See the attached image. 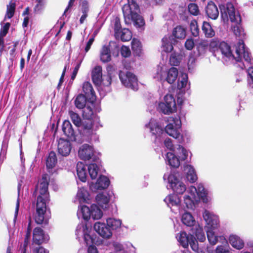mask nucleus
Listing matches in <instances>:
<instances>
[{
  "label": "nucleus",
  "instance_id": "nucleus-8",
  "mask_svg": "<svg viewBox=\"0 0 253 253\" xmlns=\"http://www.w3.org/2000/svg\"><path fill=\"white\" fill-rule=\"evenodd\" d=\"M235 53L236 56H235L234 59L237 62H240L242 60V55L245 60L248 63L251 61V53L245 48V44L242 40H241L238 43L237 45L236 46Z\"/></svg>",
  "mask_w": 253,
  "mask_h": 253
},
{
  "label": "nucleus",
  "instance_id": "nucleus-32",
  "mask_svg": "<svg viewBox=\"0 0 253 253\" xmlns=\"http://www.w3.org/2000/svg\"><path fill=\"white\" fill-rule=\"evenodd\" d=\"M97 204L102 209L106 208L109 202V198L103 193H99L96 197Z\"/></svg>",
  "mask_w": 253,
  "mask_h": 253
},
{
  "label": "nucleus",
  "instance_id": "nucleus-45",
  "mask_svg": "<svg viewBox=\"0 0 253 253\" xmlns=\"http://www.w3.org/2000/svg\"><path fill=\"white\" fill-rule=\"evenodd\" d=\"M175 153L180 161L185 160L188 156V153L186 150L181 145H178Z\"/></svg>",
  "mask_w": 253,
  "mask_h": 253
},
{
  "label": "nucleus",
  "instance_id": "nucleus-33",
  "mask_svg": "<svg viewBox=\"0 0 253 253\" xmlns=\"http://www.w3.org/2000/svg\"><path fill=\"white\" fill-rule=\"evenodd\" d=\"M165 202L169 206H177L180 204V200L177 195L169 194L164 199Z\"/></svg>",
  "mask_w": 253,
  "mask_h": 253
},
{
  "label": "nucleus",
  "instance_id": "nucleus-50",
  "mask_svg": "<svg viewBox=\"0 0 253 253\" xmlns=\"http://www.w3.org/2000/svg\"><path fill=\"white\" fill-rule=\"evenodd\" d=\"M197 194L198 195L199 198H201L203 200V202H207V193L204 187L203 186L199 185L198 186V189H197Z\"/></svg>",
  "mask_w": 253,
  "mask_h": 253
},
{
  "label": "nucleus",
  "instance_id": "nucleus-46",
  "mask_svg": "<svg viewBox=\"0 0 253 253\" xmlns=\"http://www.w3.org/2000/svg\"><path fill=\"white\" fill-rule=\"evenodd\" d=\"M190 30L194 37H197L199 35V28L198 23L196 20H192L190 23Z\"/></svg>",
  "mask_w": 253,
  "mask_h": 253
},
{
  "label": "nucleus",
  "instance_id": "nucleus-62",
  "mask_svg": "<svg viewBox=\"0 0 253 253\" xmlns=\"http://www.w3.org/2000/svg\"><path fill=\"white\" fill-rule=\"evenodd\" d=\"M194 45L195 43L192 39H187L184 44L185 48L189 50H192L194 47Z\"/></svg>",
  "mask_w": 253,
  "mask_h": 253
},
{
  "label": "nucleus",
  "instance_id": "nucleus-24",
  "mask_svg": "<svg viewBox=\"0 0 253 253\" xmlns=\"http://www.w3.org/2000/svg\"><path fill=\"white\" fill-rule=\"evenodd\" d=\"M64 134L68 137L72 138L75 135V131L73 128L72 125L68 120L64 121L62 127Z\"/></svg>",
  "mask_w": 253,
  "mask_h": 253
},
{
  "label": "nucleus",
  "instance_id": "nucleus-31",
  "mask_svg": "<svg viewBox=\"0 0 253 253\" xmlns=\"http://www.w3.org/2000/svg\"><path fill=\"white\" fill-rule=\"evenodd\" d=\"M116 38L120 37L121 40L122 42H128L132 38L131 32L127 28H124L119 31L118 35H115Z\"/></svg>",
  "mask_w": 253,
  "mask_h": 253
},
{
  "label": "nucleus",
  "instance_id": "nucleus-14",
  "mask_svg": "<svg viewBox=\"0 0 253 253\" xmlns=\"http://www.w3.org/2000/svg\"><path fill=\"white\" fill-rule=\"evenodd\" d=\"M58 152L60 155L66 157L68 156L72 149L71 144L69 140L60 138L58 144Z\"/></svg>",
  "mask_w": 253,
  "mask_h": 253
},
{
  "label": "nucleus",
  "instance_id": "nucleus-13",
  "mask_svg": "<svg viewBox=\"0 0 253 253\" xmlns=\"http://www.w3.org/2000/svg\"><path fill=\"white\" fill-rule=\"evenodd\" d=\"M93 227L95 231L104 238L109 239L112 235L111 229L105 223L100 222H96Z\"/></svg>",
  "mask_w": 253,
  "mask_h": 253
},
{
  "label": "nucleus",
  "instance_id": "nucleus-55",
  "mask_svg": "<svg viewBox=\"0 0 253 253\" xmlns=\"http://www.w3.org/2000/svg\"><path fill=\"white\" fill-rule=\"evenodd\" d=\"M16 4L15 3H10L9 5L7 6L6 16L9 19L12 18L15 12Z\"/></svg>",
  "mask_w": 253,
  "mask_h": 253
},
{
  "label": "nucleus",
  "instance_id": "nucleus-57",
  "mask_svg": "<svg viewBox=\"0 0 253 253\" xmlns=\"http://www.w3.org/2000/svg\"><path fill=\"white\" fill-rule=\"evenodd\" d=\"M121 54L124 58H128L131 56V51L128 46L122 45L121 48Z\"/></svg>",
  "mask_w": 253,
  "mask_h": 253
},
{
  "label": "nucleus",
  "instance_id": "nucleus-36",
  "mask_svg": "<svg viewBox=\"0 0 253 253\" xmlns=\"http://www.w3.org/2000/svg\"><path fill=\"white\" fill-rule=\"evenodd\" d=\"M182 59V55L177 52H173L169 56V64L173 66L179 65Z\"/></svg>",
  "mask_w": 253,
  "mask_h": 253
},
{
  "label": "nucleus",
  "instance_id": "nucleus-6",
  "mask_svg": "<svg viewBox=\"0 0 253 253\" xmlns=\"http://www.w3.org/2000/svg\"><path fill=\"white\" fill-rule=\"evenodd\" d=\"M78 154L79 157L83 160H90L93 162H98L99 158L94 154L93 148L87 144H84L80 148Z\"/></svg>",
  "mask_w": 253,
  "mask_h": 253
},
{
  "label": "nucleus",
  "instance_id": "nucleus-51",
  "mask_svg": "<svg viewBox=\"0 0 253 253\" xmlns=\"http://www.w3.org/2000/svg\"><path fill=\"white\" fill-rule=\"evenodd\" d=\"M207 238L210 243L212 245H215L217 243V238L214 235L213 230H207Z\"/></svg>",
  "mask_w": 253,
  "mask_h": 253
},
{
  "label": "nucleus",
  "instance_id": "nucleus-27",
  "mask_svg": "<svg viewBox=\"0 0 253 253\" xmlns=\"http://www.w3.org/2000/svg\"><path fill=\"white\" fill-rule=\"evenodd\" d=\"M87 100H88V98L86 96L83 94H79L74 101L75 105L78 109H83L85 107Z\"/></svg>",
  "mask_w": 253,
  "mask_h": 253
},
{
  "label": "nucleus",
  "instance_id": "nucleus-49",
  "mask_svg": "<svg viewBox=\"0 0 253 253\" xmlns=\"http://www.w3.org/2000/svg\"><path fill=\"white\" fill-rule=\"evenodd\" d=\"M81 211L84 219L88 220L90 218L91 207L89 208L85 205L82 206Z\"/></svg>",
  "mask_w": 253,
  "mask_h": 253
},
{
  "label": "nucleus",
  "instance_id": "nucleus-3",
  "mask_svg": "<svg viewBox=\"0 0 253 253\" xmlns=\"http://www.w3.org/2000/svg\"><path fill=\"white\" fill-rule=\"evenodd\" d=\"M220 15L222 19L225 21L228 20V17L232 22L234 24L231 26L232 30L237 37H240L242 35V28L241 27V17L239 13L236 14L234 5L231 3H228L225 7L222 5L220 6Z\"/></svg>",
  "mask_w": 253,
  "mask_h": 253
},
{
  "label": "nucleus",
  "instance_id": "nucleus-43",
  "mask_svg": "<svg viewBox=\"0 0 253 253\" xmlns=\"http://www.w3.org/2000/svg\"><path fill=\"white\" fill-rule=\"evenodd\" d=\"M106 222L107 226L111 230H116L120 228L122 224L121 220L111 218L107 219Z\"/></svg>",
  "mask_w": 253,
  "mask_h": 253
},
{
  "label": "nucleus",
  "instance_id": "nucleus-39",
  "mask_svg": "<svg viewBox=\"0 0 253 253\" xmlns=\"http://www.w3.org/2000/svg\"><path fill=\"white\" fill-rule=\"evenodd\" d=\"M102 212L99 207L95 204L91 205L90 217L93 219H98L102 216Z\"/></svg>",
  "mask_w": 253,
  "mask_h": 253
},
{
  "label": "nucleus",
  "instance_id": "nucleus-20",
  "mask_svg": "<svg viewBox=\"0 0 253 253\" xmlns=\"http://www.w3.org/2000/svg\"><path fill=\"white\" fill-rule=\"evenodd\" d=\"M178 71L176 68L171 67L167 72V77L165 78H160L161 81H167L169 84H173L177 78Z\"/></svg>",
  "mask_w": 253,
  "mask_h": 253
},
{
  "label": "nucleus",
  "instance_id": "nucleus-26",
  "mask_svg": "<svg viewBox=\"0 0 253 253\" xmlns=\"http://www.w3.org/2000/svg\"><path fill=\"white\" fill-rule=\"evenodd\" d=\"M218 49L225 56L228 58L233 57L234 58L235 56L232 53L231 47L226 42H220Z\"/></svg>",
  "mask_w": 253,
  "mask_h": 253
},
{
  "label": "nucleus",
  "instance_id": "nucleus-1",
  "mask_svg": "<svg viewBox=\"0 0 253 253\" xmlns=\"http://www.w3.org/2000/svg\"><path fill=\"white\" fill-rule=\"evenodd\" d=\"M50 181L49 175L47 173L42 175L38 183L35 186L32 196L36 201L32 203V206L35 211L33 216L37 224L47 225L48 219L46 218L45 213L47 210V204L50 201V195L48 191V185Z\"/></svg>",
  "mask_w": 253,
  "mask_h": 253
},
{
  "label": "nucleus",
  "instance_id": "nucleus-40",
  "mask_svg": "<svg viewBox=\"0 0 253 253\" xmlns=\"http://www.w3.org/2000/svg\"><path fill=\"white\" fill-rule=\"evenodd\" d=\"M186 169H188V171L186 172V178L187 180L191 183L195 182L197 179V176L195 169L190 165H187Z\"/></svg>",
  "mask_w": 253,
  "mask_h": 253
},
{
  "label": "nucleus",
  "instance_id": "nucleus-19",
  "mask_svg": "<svg viewBox=\"0 0 253 253\" xmlns=\"http://www.w3.org/2000/svg\"><path fill=\"white\" fill-rule=\"evenodd\" d=\"M102 70L100 66H95L91 73V79L96 85H100L102 82Z\"/></svg>",
  "mask_w": 253,
  "mask_h": 253
},
{
  "label": "nucleus",
  "instance_id": "nucleus-58",
  "mask_svg": "<svg viewBox=\"0 0 253 253\" xmlns=\"http://www.w3.org/2000/svg\"><path fill=\"white\" fill-rule=\"evenodd\" d=\"M193 200L192 197L189 195H185L184 197V203L188 209H193L194 206Z\"/></svg>",
  "mask_w": 253,
  "mask_h": 253
},
{
  "label": "nucleus",
  "instance_id": "nucleus-22",
  "mask_svg": "<svg viewBox=\"0 0 253 253\" xmlns=\"http://www.w3.org/2000/svg\"><path fill=\"white\" fill-rule=\"evenodd\" d=\"M229 242L234 248L237 250L243 249L245 246L244 241L239 236L235 235H232L229 236Z\"/></svg>",
  "mask_w": 253,
  "mask_h": 253
},
{
  "label": "nucleus",
  "instance_id": "nucleus-63",
  "mask_svg": "<svg viewBox=\"0 0 253 253\" xmlns=\"http://www.w3.org/2000/svg\"><path fill=\"white\" fill-rule=\"evenodd\" d=\"M81 5L82 13H88L89 11V4L88 1L86 0H83Z\"/></svg>",
  "mask_w": 253,
  "mask_h": 253
},
{
  "label": "nucleus",
  "instance_id": "nucleus-11",
  "mask_svg": "<svg viewBox=\"0 0 253 253\" xmlns=\"http://www.w3.org/2000/svg\"><path fill=\"white\" fill-rule=\"evenodd\" d=\"M176 39L172 36H165L162 39L161 48L162 52L170 53L173 50V45L177 43Z\"/></svg>",
  "mask_w": 253,
  "mask_h": 253
},
{
  "label": "nucleus",
  "instance_id": "nucleus-5",
  "mask_svg": "<svg viewBox=\"0 0 253 253\" xmlns=\"http://www.w3.org/2000/svg\"><path fill=\"white\" fill-rule=\"evenodd\" d=\"M119 77L122 84L134 90L138 89V80L136 76L129 71H120Z\"/></svg>",
  "mask_w": 253,
  "mask_h": 253
},
{
  "label": "nucleus",
  "instance_id": "nucleus-25",
  "mask_svg": "<svg viewBox=\"0 0 253 253\" xmlns=\"http://www.w3.org/2000/svg\"><path fill=\"white\" fill-rule=\"evenodd\" d=\"M77 172L79 179L82 182H85L86 180V168L82 162H78L77 164Z\"/></svg>",
  "mask_w": 253,
  "mask_h": 253
},
{
  "label": "nucleus",
  "instance_id": "nucleus-53",
  "mask_svg": "<svg viewBox=\"0 0 253 253\" xmlns=\"http://www.w3.org/2000/svg\"><path fill=\"white\" fill-rule=\"evenodd\" d=\"M188 9L189 13L193 15L197 16L200 13L199 7L195 3H190L188 6Z\"/></svg>",
  "mask_w": 253,
  "mask_h": 253
},
{
  "label": "nucleus",
  "instance_id": "nucleus-4",
  "mask_svg": "<svg viewBox=\"0 0 253 253\" xmlns=\"http://www.w3.org/2000/svg\"><path fill=\"white\" fill-rule=\"evenodd\" d=\"M178 242L184 248H187L190 245L192 250L197 253H200L199 244L195 237L192 234H187L185 232H181L178 239ZM201 253H205L201 252Z\"/></svg>",
  "mask_w": 253,
  "mask_h": 253
},
{
  "label": "nucleus",
  "instance_id": "nucleus-28",
  "mask_svg": "<svg viewBox=\"0 0 253 253\" xmlns=\"http://www.w3.org/2000/svg\"><path fill=\"white\" fill-rule=\"evenodd\" d=\"M174 39H184L186 37V30L181 26H177L172 31V35Z\"/></svg>",
  "mask_w": 253,
  "mask_h": 253
},
{
  "label": "nucleus",
  "instance_id": "nucleus-9",
  "mask_svg": "<svg viewBox=\"0 0 253 253\" xmlns=\"http://www.w3.org/2000/svg\"><path fill=\"white\" fill-rule=\"evenodd\" d=\"M49 240L48 235H45L43 230L40 227H35L33 231V244L39 246L47 243Z\"/></svg>",
  "mask_w": 253,
  "mask_h": 253
},
{
  "label": "nucleus",
  "instance_id": "nucleus-59",
  "mask_svg": "<svg viewBox=\"0 0 253 253\" xmlns=\"http://www.w3.org/2000/svg\"><path fill=\"white\" fill-rule=\"evenodd\" d=\"M121 21L119 18L116 17L115 20L114 32L115 35H118L119 31L122 30Z\"/></svg>",
  "mask_w": 253,
  "mask_h": 253
},
{
  "label": "nucleus",
  "instance_id": "nucleus-60",
  "mask_svg": "<svg viewBox=\"0 0 253 253\" xmlns=\"http://www.w3.org/2000/svg\"><path fill=\"white\" fill-rule=\"evenodd\" d=\"M220 44L219 42L216 39H213L211 41L209 47L213 51L218 50L219 49V44Z\"/></svg>",
  "mask_w": 253,
  "mask_h": 253
},
{
  "label": "nucleus",
  "instance_id": "nucleus-12",
  "mask_svg": "<svg viewBox=\"0 0 253 253\" xmlns=\"http://www.w3.org/2000/svg\"><path fill=\"white\" fill-rule=\"evenodd\" d=\"M169 180L173 191L177 194H183L186 188L185 184L174 176H170Z\"/></svg>",
  "mask_w": 253,
  "mask_h": 253
},
{
  "label": "nucleus",
  "instance_id": "nucleus-23",
  "mask_svg": "<svg viewBox=\"0 0 253 253\" xmlns=\"http://www.w3.org/2000/svg\"><path fill=\"white\" fill-rule=\"evenodd\" d=\"M93 121L91 119H84L82 122L81 128L83 132L86 135H90L93 130Z\"/></svg>",
  "mask_w": 253,
  "mask_h": 253
},
{
  "label": "nucleus",
  "instance_id": "nucleus-21",
  "mask_svg": "<svg viewBox=\"0 0 253 253\" xmlns=\"http://www.w3.org/2000/svg\"><path fill=\"white\" fill-rule=\"evenodd\" d=\"M131 49L134 56H141L143 54V47L141 42L133 38L131 42Z\"/></svg>",
  "mask_w": 253,
  "mask_h": 253
},
{
  "label": "nucleus",
  "instance_id": "nucleus-52",
  "mask_svg": "<svg viewBox=\"0 0 253 253\" xmlns=\"http://www.w3.org/2000/svg\"><path fill=\"white\" fill-rule=\"evenodd\" d=\"M159 107L161 111L165 114L169 115L176 112L175 110H172L171 108H169L166 103H164L163 102L160 103Z\"/></svg>",
  "mask_w": 253,
  "mask_h": 253
},
{
  "label": "nucleus",
  "instance_id": "nucleus-35",
  "mask_svg": "<svg viewBox=\"0 0 253 253\" xmlns=\"http://www.w3.org/2000/svg\"><path fill=\"white\" fill-rule=\"evenodd\" d=\"M57 159L55 152L52 151L48 155L46 161V165L48 169H52L55 167Z\"/></svg>",
  "mask_w": 253,
  "mask_h": 253
},
{
  "label": "nucleus",
  "instance_id": "nucleus-15",
  "mask_svg": "<svg viewBox=\"0 0 253 253\" xmlns=\"http://www.w3.org/2000/svg\"><path fill=\"white\" fill-rule=\"evenodd\" d=\"M165 131L170 136L177 139L179 143L183 141V135L181 134L179 129L175 127L171 123H169L165 127Z\"/></svg>",
  "mask_w": 253,
  "mask_h": 253
},
{
  "label": "nucleus",
  "instance_id": "nucleus-64",
  "mask_svg": "<svg viewBox=\"0 0 253 253\" xmlns=\"http://www.w3.org/2000/svg\"><path fill=\"white\" fill-rule=\"evenodd\" d=\"M33 253H49V251L46 250L42 246H39L34 248L32 250Z\"/></svg>",
  "mask_w": 253,
  "mask_h": 253
},
{
  "label": "nucleus",
  "instance_id": "nucleus-29",
  "mask_svg": "<svg viewBox=\"0 0 253 253\" xmlns=\"http://www.w3.org/2000/svg\"><path fill=\"white\" fill-rule=\"evenodd\" d=\"M167 158L169 164L173 168H178L180 166V161L179 158L171 152H168L167 154Z\"/></svg>",
  "mask_w": 253,
  "mask_h": 253
},
{
  "label": "nucleus",
  "instance_id": "nucleus-18",
  "mask_svg": "<svg viewBox=\"0 0 253 253\" xmlns=\"http://www.w3.org/2000/svg\"><path fill=\"white\" fill-rule=\"evenodd\" d=\"M206 12L208 16L213 20L216 19L219 15L218 8L212 1H210L208 3L206 8Z\"/></svg>",
  "mask_w": 253,
  "mask_h": 253
},
{
  "label": "nucleus",
  "instance_id": "nucleus-37",
  "mask_svg": "<svg viewBox=\"0 0 253 253\" xmlns=\"http://www.w3.org/2000/svg\"><path fill=\"white\" fill-rule=\"evenodd\" d=\"M181 221L183 224L188 226H192L194 225L195 222L192 214L187 212L183 214L181 217Z\"/></svg>",
  "mask_w": 253,
  "mask_h": 253
},
{
  "label": "nucleus",
  "instance_id": "nucleus-47",
  "mask_svg": "<svg viewBox=\"0 0 253 253\" xmlns=\"http://www.w3.org/2000/svg\"><path fill=\"white\" fill-rule=\"evenodd\" d=\"M84 109L82 114L84 119L93 120V111L92 108L90 106L87 105Z\"/></svg>",
  "mask_w": 253,
  "mask_h": 253
},
{
  "label": "nucleus",
  "instance_id": "nucleus-7",
  "mask_svg": "<svg viewBox=\"0 0 253 253\" xmlns=\"http://www.w3.org/2000/svg\"><path fill=\"white\" fill-rule=\"evenodd\" d=\"M145 127L150 129L152 136L155 137V142L160 139L162 135L165 132V128L161 124L153 119H151L149 122L145 125Z\"/></svg>",
  "mask_w": 253,
  "mask_h": 253
},
{
  "label": "nucleus",
  "instance_id": "nucleus-30",
  "mask_svg": "<svg viewBox=\"0 0 253 253\" xmlns=\"http://www.w3.org/2000/svg\"><path fill=\"white\" fill-rule=\"evenodd\" d=\"M202 30L207 38H212L215 35V32L210 24L206 21H204L202 26Z\"/></svg>",
  "mask_w": 253,
  "mask_h": 253
},
{
  "label": "nucleus",
  "instance_id": "nucleus-2",
  "mask_svg": "<svg viewBox=\"0 0 253 253\" xmlns=\"http://www.w3.org/2000/svg\"><path fill=\"white\" fill-rule=\"evenodd\" d=\"M123 13L125 23L130 24L133 22L134 25L138 27H141L145 24V21L139 14L140 8L134 0H127V3L122 7Z\"/></svg>",
  "mask_w": 253,
  "mask_h": 253
},
{
  "label": "nucleus",
  "instance_id": "nucleus-38",
  "mask_svg": "<svg viewBox=\"0 0 253 253\" xmlns=\"http://www.w3.org/2000/svg\"><path fill=\"white\" fill-rule=\"evenodd\" d=\"M69 115L72 123L77 127H80L82 125V119L80 115L72 110L69 111Z\"/></svg>",
  "mask_w": 253,
  "mask_h": 253
},
{
  "label": "nucleus",
  "instance_id": "nucleus-10",
  "mask_svg": "<svg viewBox=\"0 0 253 253\" xmlns=\"http://www.w3.org/2000/svg\"><path fill=\"white\" fill-rule=\"evenodd\" d=\"M203 217L206 222L208 230H214L217 228L219 225V219L217 216L205 210L203 213Z\"/></svg>",
  "mask_w": 253,
  "mask_h": 253
},
{
  "label": "nucleus",
  "instance_id": "nucleus-54",
  "mask_svg": "<svg viewBox=\"0 0 253 253\" xmlns=\"http://www.w3.org/2000/svg\"><path fill=\"white\" fill-rule=\"evenodd\" d=\"M208 48V44L206 42H200L197 45V49L198 54L201 55L206 52Z\"/></svg>",
  "mask_w": 253,
  "mask_h": 253
},
{
  "label": "nucleus",
  "instance_id": "nucleus-16",
  "mask_svg": "<svg viewBox=\"0 0 253 253\" xmlns=\"http://www.w3.org/2000/svg\"><path fill=\"white\" fill-rule=\"evenodd\" d=\"M83 90L84 95L88 98V101L93 105L96 97L91 84L88 82H84L83 84Z\"/></svg>",
  "mask_w": 253,
  "mask_h": 253
},
{
  "label": "nucleus",
  "instance_id": "nucleus-41",
  "mask_svg": "<svg viewBox=\"0 0 253 253\" xmlns=\"http://www.w3.org/2000/svg\"><path fill=\"white\" fill-rule=\"evenodd\" d=\"M165 102L169 108H171L172 110L176 111L177 108L174 98L171 94H167L164 97Z\"/></svg>",
  "mask_w": 253,
  "mask_h": 253
},
{
  "label": "nucleus",
  "instance_id": "nucleus-17",
  "mask_svg": "<svg viewBox=\"0 0 253 253\" xmlns=\"http://www.w3.org/2000/svg\"><path fill=\"white\" fill-rule=\"evenodd\" d=\"M115 44V46L118 48V45L114 42L110 41L108 45H104L102 46L100 52V60L103 63H108L111 60L110 51V44Z\"/></svg>",
  "mask_w": 253,
  "mask_h": 253
},
{
  "label": "nucleus",
  "instance_id": "nucleus-56",
  "mask_svg": "<svg viewBox=\"0 0 253 253\" xmlns=\"http://www.w3.org/2000/svg\"><path fill=\"white\" fill-rule=\"evenodd\" d=\"M188 82V76L187 74H182L181 76V80L178 82L177 88L181 89L186 87Z\"/></svg>",
  "mask_w": 253,
  "mask_h": 253
},
{
  "label": "nucleus",
  "instance_id": "nucleus-34",
  "mask_svg": "<svg viewBox=\"0 0 253 253\" xmlns=\"http://www.w3.org/2000/svg\"><path fill=\"white\" fill-rule=\"evenodd\" d=\"M109 179L104 176L100 175L97 181V188L98 189H105L108 188L110 184Z\"/></svg>",
  "mask_w": 253,
  "mask_h": 253
},
{
  "label": "nucleus",
  "instance_id": "nucleus-61",
  "mask_svg": "<svg viewBox=\"0 0 253 253\" xmlns=\"http://www.w3.org/2000/svg\"><path fill=\"white\" fill-rule=\"evenodd\" d=\"M10 24L8 22L5 23L4 26L1 28L0 31V36L3 37H5L8 33Z\"/></svg>",
  "mask_w": 253,
  "mask_h": 253
},
{
  "label": "nucleus",
  "instance_id": "nucleus-44",
  "mask_svg": "<svg viewBox=\"0 0 253 253\" xmlns=\"http://www.w3.org/2000/svg\"><path fill=\"white\" fill-rule=\"evenodd\" d=\"M99 168L95 163L90 164L88 166V171L90 178L92 179L96 178L98 175Z\"/></svg>",
  "mask_w": 253,
  "mask_h": 253
},
{
  "label": "nucleus",
  "instance_id": "nucleus-48",
  "mask_svg": "<svg viewBox=\"0 0 253 253\" xmlns=\"http://www.w3.org/2000/svg\"><path fill=\"white\" fill-rule=\"evenodd\" d=\"M195 236L199 241L203 242L206 240V236L202 227L198 226L195 229Z\"/></svg>",
  "mask_w": 253,
  "mask_h": 253
},
{
  "label": "nucleus",
  "instance_id": "nucleus-42",
  "mask_svg": "<svg viewBox=\"0 0 253 253\" xmlns=\"http://www.w3.org/2000/svg\"><path fill=\"white\" fill-rule=\"evenodd\" d=\"M83 230H84V242L86 243V245H93L94 242V239L93 238L92 236H91L88 233V228L87 226V225H84L83 226Z\"/></svg>",
  "mask_w": 253,
  "mask_h": 253
}]
</instances>
